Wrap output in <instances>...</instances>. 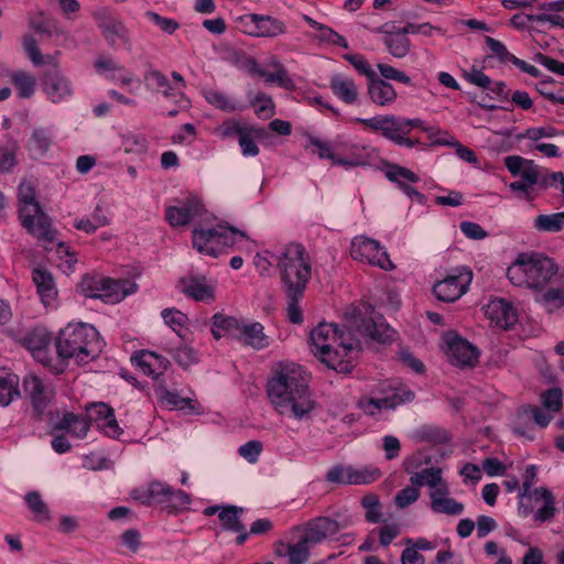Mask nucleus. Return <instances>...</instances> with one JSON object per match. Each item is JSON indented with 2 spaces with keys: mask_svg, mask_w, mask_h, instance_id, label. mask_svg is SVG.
<instances>
[{
  "mask_svg": "<svg viewBox=\"0 0 564 564\" xmlns=\"http://www.w3.org/2000/svg\"><path fill=\"white\" fill-rule=\"evenodd\" d=\"M386 165L387 170L384 172V175L390 182L397 184L399 189H401L412 200H415L420 204L425 203V195L413 188L410 184H416L420 182V176L416 173L397 163L387 162Z\"/></svg>",
  "mask_w": 564,
  "mask_h": 564,
  "instance_id": "obj_13",
  "label": "nucleus"
},
{
  "mask_svg": "<svg viewBox=\"0 0 564 564\" xmlns=\"http://www.w3.org/2000/svg\"><path fill=\"white\" fill-rule=\"evenodd\" d=\"M311 543L304 535L296 543H282L281 546L285 547V554L289 557V564H305L310 557Z\"/></svg>",
  "mask_w": 564,
  "mask_h": 564,
  "instance_id": "obj_38",
  "label": "nucleus"
},
{
  "mask_svg": "<svg viewBox=\"0 0 564 564\" xmlns=\"http://www.w3.org/2000/svg\"><path fill=\"white\" fill-rule=\"evenodd\" d=\"M464 78L482 89H489L490 93L500 100H508L510 90L507 88L505 82H492V79L486 75L481 69L471 67L470 70L464 72Z\"/></svg>",
  "mask_w": 564,
  "mask_h": 564,
  "instance_id": "obj_22",
  "label": "nucleus"
},
{
  "mask_svg": "<svg viewBox=\"0 0 564 564\" xmlns=\"http://www.w3.org/2000/svg\"><path fill=\"white\" fill-rule=\"evenodd\" d=\"M529 289H541L549 283L557 268L553 260L541 254H525Z\"/></svg>",
  "mask_w": 564,
  "mask_h": 564,
  "instance_id": "obj_14",
  "label": "nucleus"
},
{
  "mask_svg": "<svg viewBox=\"0 0 564 564\" xmlns=\"http://www.w3.org/2000/svg\"><path fill=\"white\" fill-rule=\"evenodd\" d=\"M97 24L109 46L115 50L119 46H123L128 51L132 50L130 32L120 19L104 14L98 18Z\"/></svg>",
  "mask_w": 564,
  "mask_h": 564,
  "instance_id": "obj_15",
  "label": "nucleus"
},
{
  "mask_svg": "<svg viewBox=\"0 0 564 564\" xmlns=\"http://www.w3.org/2000/svg\"><path fill=\"white\" fill-rule=\"evenodd\" d=\"M55 349L56 358H61L63 373L72 358L82 365L97 357L100 350L98 332L86 323H69L55 337Z\"/></svg>",
  "mask_w": 564,
  "mask_h": 564,
  "instance_id": "obj_4",
  "label": "nucleus"
},
{
  "mask_svg": "<svg viewBox=\"0 0 564 564\" xmlns=\"http://www.w3.org/2000/svg\"><path fill=\"white\" fill-rule=\"evenodd\" d=\"M182 292L195 301L214 300V290L204 276H188L181 280Z\"/></svg>",
  "mask_w": 564,
  "mask_h": 564,
  "instance_id": "obj_28",
  "label": "nucleus"
},
{
  "mask_svg": "<svg viewBox=\"0 0 564 564\" xmlns=\"http://www.w3.org/2000/svg\"><path fill=\"white\" fill-rule=\"evenodd\" d=\"M471 280L473 272L467 267L456 268L446 278L434 284L433 292L442 302H455L467 292Z\"/></svg>",
  "mask_w": 564,
  "mask_h": 564,
  "instance_id": "obj_12",
  "label": "nucleus"
},
{
  "mask_svg": "<svg viewBox=\"0 0 564 564\" xmlns=\"http://www.w3.org/2000/svg\"><path fill=\"white\" fill-rule=\"evenodd\" d=\"M381 477V471L377 467L366 466L359 469L351 467L348 475V485H367Z\"/></svg>",
  "mask_w": 564,
  "mask_h": 564,
  "instance_id": "obj_42",
  "label": "nucleus"
},
{
  "mask_svg": "<svg viewBox=\"0 0 564 564\" xmlns=\"http://www.w3.org/2000/svg\"><path fill=\"white\" fill-rule=\"evenodd\" d=\"M308 147H314L316 149L314 153H316L321 160L328 159L334 165H337V160L340 159V156L333 152L329 142L310 134L307 137V144L305 148L307 149Z\"/></svg>",
  "mask_w": 564,
  "mask_h": 564,
  "instance_id": "obj_45",
  "label": "nucleus"
},
{
  "mask_svg": "<svg viewBox=\"0 0 564 564\" xmlns=\"http://www.w3.org/2000/svg\"><path fill=\"white\" fill-rule=\"evenodd\" d=\"M237 340L254 350H262L270 346V338L264 333V326L259 322L243 319Z\"/></svg>",
  "mask_w": 564,
  "mask_h": 564,
  "instance_id": "obj_21",
  "label": "nucleus"
},
{
  "mask_svg": "<svg viewBox=\"0 0 564 564\" xmlns=\"http://www.w3.org/2000/svg\"><path fill=\"white\" fill-rule=\"evenodd\" d=\"M144 82L149 89L160 91L161 88L171 89L167 77L158 69H149L144 74Z\"/></svg>",
  "mask_w": 564,
  "mask_h": 564,
  "instance_id": "obj_57",
  "label": "nucleus"
},
{
  "mask_svg": "<svg viewBox=\"0 0 564 564\" xmlns=\"http://www.w3.org/2000/svg\"><path fill=\"white\" fill-rule=\"evenodd\" d=\"M23 389L30 400L33 416L43 421L52 414L56 391L52 383L40 377L28 375L23 378Z\"/></svg>",
  "mask_w": 564,
  "mask_h": 564,
  "instance_id": "obj_7",
  "label": "nucleus"
},
{
  "mask_svg": "<svg viewBox=\"0 0 564 564\" xmlns=\"http://www.w3.org/2000/svg\"><path fill=\"white\" fill-rule=\"evenodd\" d=\"M257 20V37H275L286 32L285 23L271 15L258 14Z\"/></svg>",
  "mask_w": 564,
  "mask_h": 564,
  "instance_id": "obj_36",
  "label": "nucleus"
},
{
  "mask_svg": "<svg viewBox=\"0 0 564 564\" xmlns=\"http://www.w3.org/2000/svg\"><path fill=\"white\" fill-rule=\"evenodd\" d=\"M420 498V489L409 487L401 489L394 497V503L398 508L404 509L414 503Z\"/></svg>",
  "mask_w": 564,
  "mask_h": 564,
  "instance_id": "obj_62",
  "label": "nucleus"
},
{
  "mask_svg": "<svg viewBox=\"0 0 564 564\" xmlns=\"http://www.w3.org/2000/svg\"><path fill=\"white\" fill-rule=\"evenodd\" d=\"M25 229L46 243H53L56 239L57 231L52 227L51 218L44 212Z\"/></svg>",
  "mask_w": 564,
  "mask_h": 564,
  "instance_id": "obj_32",
  "label": "nucleus"
},
{
  "mask_svg": "<svg viewBox=\"0 0 564 564\" xmlns=\"http://www.w3.org/2000/svg\"><path fill=\"white\" fill-rule=\"evenodd\" d=\"M155 391L159 393L162 401L170 405L172 409L188 410V412H194L197 410V402L189 398H183L177 393L170 391L162 384H159L155 388Z\"/></svg>",
  "mask_w": 564,
  "mask_h": 564,
  "instance_id": "obj_35",
  "label": "nucleus"
},
{
  "mask_svg": "<svg viewBox=\"0 0 564 564\" xmlns=\"http://www.w3.org/2000/svg\"><path fill=\"white\" fill-rule=\"evenodd\" d=\"M394 334L382 314L371 304H362L346 310L343 328L333 323H319L311 330L310 339L328 368L349 373L354 357L362 350L361 338L387 344L393 340Z\"/></svg>",
  "mask_w": 564,
  "mask_h": 564,
  "instance_id": "obj_1",
  "label": "nucleus"
},
{
  "mask_svg": "<svg viewBox=\"0 0 564 564\" xmlns=\"http://www.w3.org/2000/svg\"><path fill=\"white\" fill-rule=\"evenodd\" d=\"M356 121L372 129L373 131H380L386 139L392 141L399 147L411 149L420 144L419 139L413 140L406 137V130L403 127V120L401 117L387 115L366 119L357 118Z\"/></svg>",
  "mask_w": 564,
  "mask_h": 564,
  "instance_id": "obj_9",
  "label": "nucleus"
},
{
  "mask_svg": "<svg viewBox=\"0 0 564 564\" xmlns=\"http://www.w3.org/2000/svg\"><path fill=\"white\" fill-rule=\"evenodd\" d=\"M239 235L242 238H247L243 231L235 227H221L207 228V229H195L193 231V246L198 252L217 258L220 249L224 246L234 245L235 240L232 236Z\"/></svg>",
  "mask_w": 564,
  "mask_h": 564,
  "instance_id": "obj_8",
  "label": "nucleus"
},
{
  "mask_svg": "<svg viewBox=\"0 0 564 564\" xmlns=\"http://www.w3.org/2000/svg\"><path fill=\"white\" fill-rule=\"evenodd\" d=\"M254 112L258 117L269 118L274 115V102L272 98L265 94H258L254 99L251 100Z\"/></svg>",
  "mask_w": 564,
  "mask_h": 564,
  "instance_id": "obj_53",
  "label": "nucleus"
},
{
  "mask_svg": "<svg viewBox=\"0 0 564 564\" xmlns=\"http://www.w3.org/2000/svg\"><path fill=\"white\" fill-rule=\"evenodd\" d=\"M275 261L286 300V318L290 323L300 325L303 323L300 302L312 274L310 259L302 245L289 243L275 256Z\"/></svg>",
  "mask_w": 564,
  "mask_h": 564,
  "instance_id": "obj_3",
  "label": "nucleus"
},
{
  "mask_svg": "<svg viewBox=\"0 0 564 564\" xmlns=\"http://www.w3.org/2000/svg\"><path fill=\"white\" fill-rule=\"evenodd\" d=\"M10 80L20 98L28 99L35 93L36 79L23 70L12 72Z\"/></svg>",
  "mask_w": 564,
  "mask_h": 564,
  "instance_id": "obj_33",
  "label": "nucleus"
},
{
  "mask_svg": "<svg viewBox=\"0 0 564 564\" xmlns=\"http://www.w3.org/2000/svg\"><path fill=\"white\" fill-rule=\"evenodd\" d=\"M44 90L53 102H59L73 93L69 80L56 70L45 75Z\"/></svg>",
  "mask_w": 564,
  "mask_h": 564,
  "instance_id": "obj_25",
  "label": "nucleus"
},
{
  "mask_svg": "<svg viewBox=\"0 0 564 564\" xmlns=\"http://www.w3.org/2000/svg\"><path fill=\"white\" fill-rule=\"evenodd\" d=\"M383 43L388 52L397 58H402L406 56L411 47V42L408 39L406 34H399L397 36H386L383 39Z\"/></svg>",
  "mask_w": 564,
  "mask_h": 564,
  "instance_id": "obj_44",
  "label": "nucleus"
},
{
  "mask_svg": "<svg viewBox=\"0 0 564 564\" xmlns=\"http://www.w3.org/2000/svg\"><path fill=\"white\" fill-rule=\"evenodd\" d=\"M340 530L339 523L328 517H317L310 520L306 524L304 536L311 543H319L330 535H335Z\"/></svg>",
  "mask_w": 564,
  "mask_h": 564,
  "instance_id": "obj_23",
  "label": "nucleus"
},
{
  "mask_svg": "<svg viewBox=\"0 0 564 564\" xmlns=\"http://www.w3.org/2000/svg\"><path fill=\"white\" fill-rule=\"evenodd\" d=\"M486 315L497 325L508 329L517 323V311L505 299H492L486 307Z\"/></svg>",
  "mask_w": 564,
  "mask_h": 564,
  "instance_id": "obj_20",
  "label": "nucleus"
},
{
  "mask_svg": "<svg viewBox=\"0 0 564 564\" xmlns=\"http://www.w3.org/2000/svg\"><path fill=\"white\" fill-rule=\"evenodd\" d=\"M122 145L127 153L141 154L148 149V140L143 134L129 132L122 134Z\"/></svg>",
  "mask_w": 564,
  "mask_h": 564,
  "instance_id": "obj_46",
  "label": "nucleus"
},
{
  "mask_svg": "<svg viewBox=\"0 0 564 564\" xmlns=\"http://www.w3.org/2000/svg\"><path fill=\"white\" fill-rule=\"evenodd\" d=\"M79 288L87 297L100 299L107 304H116L133 294L138 285L130 280H113L95 274H85Z\"/></svg>",
  "mask_w": 564,
  "mask_h": 564,
  "instance_id": "obj_5",
  "label": "nucleus"
},
{
  "mask_svg": "<svg viewBox=\"0 0 564 564\" xmlns=\"http://www.w3.org/2000/svg\"><path fill=\"white\" fill-rule=\"evenodd\" d=\"M343 58L348 62L350 65L354 66V68L360 74L365 75L367 78V82L369 79H372L373 76L377 75V73L372 69L371 65L368 63V61L361 54H344Z\"/></svg>",
  "mask_w": 564,
  "mask_h": 564,
  "instance_id": "obj_50",
  "label": "nucleus"
},
{
  "mask_svg": "<svg viewBox=\"0 0 564 564\" xmlns=\"http://www.w3.org/2000/svg\"><path fill=\"white\" fill-rule=\"evenodd\" d=\"M377 68L380 72V77L384 80H395L404 85H412V79L404 72L394 68L391 65L379 63Z\"/></svg>",
  "mask_w": 564,
  "mask_h": 564,
  "instance_id": "obj_55",
  "label": "nucleus"
},
{
  "mask_svg": "<svg viewBox=\"0 0 564 564\" xmlns=\"http://www.w3.org/2000/svg\"><path fill=\"white\" fill-rule=\"evenodd\" d=\"M519 417L530 416L540 427H546L553 415L536 405H524L518 410Z\"/></svg>",
  "mask_w": 564,
  "mask_h": 564,
  "instance_id": "obj_48",
  "label": "nucleus"
},
{
  "mask_svg": "<svg viewBox=\"0 0 564 564\" xmlns=\"http://www.w3.org/2000/svg\"><path fill=\"white\" fill-rule=\"evenodd\" d=\"M431 510L434 513H442L447 516H460L464 510V503L455 500L452 497L446 499H434L430 502Z\"/></svg>",
  "mask_w": 564,
  "mask_h": 564,
  "instance_id": "obj_43",
  "label": "nucleus"
},
{
  "mask_svg": "<svg viewBox=\"0 0 564 564\" xmlns=\"http://www.w3.org/2000/svg\"><path fill=\"white\" fill-rule=\"evenodd\" d=\"M243 513V508L227 505L223 506L221 510L218 513V519L221 524V529L228 532L241 531L243 522L241 520V516Z\"/></svg>",
  "mask_w": 564,
  "mask_h": 564,
  "instance_id": "obj_31",
  "label": "nucleus"
},
{
  "mask_svg": "<svg viewBox=\"0 0 564 564\" xmlns=\"http://www.w3.org/2000/svg\"><path fill=\"white\" fill-rule=\"evenodd\" d=\"M543 406L550 412H557L562 408L563 393L560 388H551L541 394Z\"/></svg>",
  "mask_w": 564,
  "mask_h": 564,
  "instance_id": "obj_54",
  "label": "nucleus"
},
{
  "mask_svg": "<svg viewBox=\"0 0 564 564\" xmlns=\"http://www.w3.org/2000/svg\"><path fill=\"white\" fill-rule=\"evenodd\" d=\"M131 362L144 375L154 378L153 362H155V352L150 350H140L131 356Z\"/></svg>",
  "mask_w": 564,
  "mask_h": 564,
  "instance_id": "obj_47",
  "label": "nucleus"
},
{
  "mask_svg": "<svg viewBox=\"0 0 564 564\" xmlns=\"http://www.w3.org/2000/svg\"><path fill=\"white\" fill-rule=\"evenodd\" d=\"M19 376L6 371L2 368V406H8L15 400L21 398Z\"/></svg>",
  "mask_w": 564,
  "mask_h": 564,
  "instance_id": "obj_37",
  "label": "nucleus"
},
{
  "mask_svg": "<svg viewBox=\"0 0 564 564\" xmlns=\"http://www.w3.org/2000/svg\"><path fill=\"white\" fill-rule=\"evenodd\" d=\"M28 509L33 513L34 520L45 523L51 520L50 508L36 490L30 491L24 497Z\"/></svg>",
  "mask_w": 564,
  "mask_h": 564,
  "instance_id": "obj_34",
  "label": "nucleus"
},
{
  "mask_svg": "<svg viewBox=\"0 0 564 564\" xmlns=\"http://www.w3.org/2000/svg\"><path fill=\"white\" fill-rule=\"evenodd\" d=\"M329 88L338 99L347 105H352L358 100L359 88L352 78L336 74L329 79Z\"/></svg>",
  "mask_w": 564,
  "mask_h": 564,
  "instance_id": "obj_26",
  "label": "nucleus"
},
{
  "mask_svg": "<svg viewBox=\"0 0 564 564\" xmlns=\"http://www.w3.org/2000/svg\"><path fill=\"white\" fill-rule=\"evenodd\" d=\"M73 424L79 425V434H87L89 430L88 422L80 415L67 412L63 417L54 425L53 430L57 431H69Z\"/></svg>",
  "mask_w": 564,
  "mask_h": 564,
  "instance_id": "obj_49",
  "label": "nucleus"
},
{
  "mask_svg": "<svg viewBox=\"0 0 564 564\" xmlns=\"http://www.w3.org/2000/svg\"><path fill=\"white\" fill-rule=\"evenodd\" d=\"M174 360L182 367H188L197 361L196 354L187 345H181L172 351Z\"/></svg>",
  "mask_w": 564,
  "mask_h": 564,
  "instance_id": "obj_64",
  "label": "nucleus"
},
{
  "mask_svg": "<svg viewBox=\"0 0 564 564\" xmlns=\"http://www.w3.org/2000/svg\"><path fill=\"white\" fill-rule=\"evenodd\" d=\"M267 393L280 415L308 420L317 408L301 366L281 365L268 380Z\"/></svg>",
  "mask_w": 564,
  "mask_h": 564,
  "instance_id": "obj_2",
  "label": "nucleus"
},
{
  "mask_svg": "<svg viewBox=\"0 0 564 564\" xmlns=\"http://www.w3.org/2000/svg\"><path fill=\"white\" fill-rule=\"evenodd\" d=\"M539 302L544 305H552L553 308L564 306V288H551L541 294Z\"/></svg>",
  "mask_w": 564,
  "mask_h": 564,
  "instance_id": "obj_63",
  "label": "nucleus"
},
{
  "mask_svg": "<svg viewBox=\"0 0 564 564\" xmlns=\"http://www.w3.org/2000/svg\"><path fill=\"white\" fill-rule=\"evenodd\" d=\"M348 151L349 154L347 156H340V159L337 160V165L345 167L368 166L371 165L378 156L375 148L357 143L350 144Z\"/></svg>",
  "mask_w": 564,
  "mask_h": 564,
  "instance_id": "obj_24",
  "label": "nucleus"
},
{
  "mask_svg": "<svg viewBox=\"0 0 564 564\" xmlns=\"http://www.w3.org/2000/svg\"><path fill=\"white\" fill-rule=\"evenodd\" d=\"M204 96L209 105L225 112L243 111L248 108L247 104L235 100L228 95L216 89L205 91Z\"/></svg>",
  "mask_w": 564,
  "mask_h": 564,
  "instance_id": "obj_30",
  "label": "nucleus"
},
{
  "mask_svg": "<svg viewBox=\"0 0 564 564\" xmlns=\"http://www.w3.org/2000/svg\"><path fill=\"white\" fill-rule=\"evenodd\" d=\"M367 95L371 102L380 107L391 106L398 97L394 87L378 74L367 82Z\"/></svg>",
  "mask_w": 564,
  "mask_h": 564,
  "instance_id": "obj_19",
  "label": "nucleus"
},
{
  "mask_svg": "<svg viewBox=\"0 0 564 564\" xmlns=\"http://www.w3.org/2000/svg\"><path fill=\"white\" fill-rule=\"evenodd\" d=\"M52 336L44 327H35L26 333L23 347L32 354L33 358L47 368L52 373L61 375V358L50 354Z\"/></svg>",
  "mask_w": 564,
  "mask_h": 564,
  "instance_id": "obj_10",
  "label": "nucleus"
},
{
  "mask_svg": "<svg viewBox=\"0 0 564 564\" xmlns=\"http://www.w3.org/2000/svg\"><path fill=\"white\" fill-rule=\"evenodd\" d=\"M564 227V212L549 215H538L534 219V228L540 232H558Z\"/></svg>",
  "mask_w": 564,
  "mask_h": 564,
  "instance_id": "obj_39",
  "label": "nucleus"
},
{
  "mask_svg": "<svg viewBox=\"0 0 564 564\" xmlns=\"http://www.w3.org/2000/svg\"><path fill=\"white\" fill-rule=\"evenodd\" d=\"M43 213V209L39 203L21 204L19 208V217L22 226L28 228L32 223Z\"/></svg>",
  "mask_w": 564,
  "mask_h": 564,
  "instance_id": "obj_58",
  "label": "nucleus"
},
{
  "mask_svg": "<svg viewBox=\"0 0 564 564\" xmlns=\"http://www.w3.org/2000/svg\"><path fill=\"white\" fill-rule=\"evenodd\" d=\"M540 491L545 496V501H543L544 505L535 511L534 520L545 522L555 516V499L549 489H542Z\"/></svg>",
  "mask_w": 564,
  "mask_h": 564,
  "instance_id": "obj_51",
  "label": "nucleus"
},
{
  "mask_svg": "<svg viewBox=\"0 0 564 564\" xmlns=\"http://www.w3.org/2000/svg\"><path fill=\"white\" fill-rule=\"evenodd\" d=\"M132 496L142 505L166 503L169 513H178L192 502L191 496L184 490H174L160 481H152L147 488L133 490Z\"/></svg>",
  "mask_w": 564,
  "mask_h": 564,
  "instance_id": "obj_6",
  "label": "nucleus"
},
{
  "mask_svg": "<svg viewBox=\"0 0 564 564\" xmlns=\"http://www.w3.org/2000/svg\"><path fill=\"white\" fill-rule=\"evenodd\" d=\"M268 135L269 132L264 128L246 126V131L241 133L240 138L238 139L242 155L257 156L260 151L256 140H262Z\"/></svg>",
  "mask_w": 564,
  "mask_h": 564,
  "instance_id": "obj_29",
  "label": "nucleus"
},
{
  "mask_svg": "<svg viewBox=\"0 0 564 564\" xmlns=\"http://www.w3.org/2000/svg\"><path fill=\"white\" fill-rule=\"evenodd\" d=\"M144 15L167 34H173L180 28V23L176 20L161 17L154 11H147Z\"/></svg>",
  "mask_w": 564,
  "mask_h": 564,
  "instance_id": "obj_61",
  "label": "nucleus"
},
{
  "mask_svg": "<svg viewBox=\"0 0 564 564\" xmlns=\"http://www.w3.org/2000/svg\"><path fill=\"white\" fill-rule=\"evenodd\" d=\"M350 256L354 260L367 262L386 271L395 268L380 242L366 236H358L351 240Z\"/></svg>",
  "mask_w": 564,
  "mask_h": 564,
  "instance_id": "obj_11",
  "label": "nucleus"
},
{
  "mask_svg": "<svg viewBox=\"0 0 564 564\" xmlns=\"http://www.w3.org/2000/svg\"><path fill=\"white\" fill-rule=\"evenodd\" d=\"M203 210L202 202L196 197H188L180 206H170L165 210V219L173 227L185 226Z\"/></svg>",
  "mask_w": 564,
  "mask_h": 564,
  "instance_id": "obj_17",
  "label": "nucleus"
},
{
  "mask_svg": "<svg viewBox=\"0 0 564 564\" xmlns=\"http://www.w3.org/2000/svg\"><path fill=\"white\" fill-rule=\"evenodd\" d=\"M505 166L513 176H520L531 187L539 183L540 166L532 160L524 159L520 155L506 156Z\"/></svg>",
  "mask_w": 564,
  "mask_h": 564,
  "instance_id": "obj_18",
  "label": "nucleus"
},
{
  "mask_svg": "<svg viewBox=\"0 0 564 564\" xmlns=\"http://www.w3.org/2000/svg\"><path fill=\"white\" fill-rule=\"evenodd\" d=\"M262 451L263 445L257 440L248 441L238 448L239 455L250 464H254L258 460Z\"/></svg>",
  "mask_w": 564,
  "mask_h": 564,
  "instance_id": "obj_59",
  "label": "nucleus"
},
{
  "mask_svg": "<svg viewBox=\"0 0 564 564\" xmlns=\"http://www.w3.org/2000/svg\"><path fill=\"white\" fill-rule=\"evenodd\" d=\"M212 321L214 326L221 328L223 333L234 339H238L243 319H238L234 316H227L220 313L213 315Z\"/></svg>",
  "mask_w": 564,
  "mask_h": 564,
  "instance_id": "obj_40",
  "label": "nucleus"
},
{
  "mask_svg": "<svg viewBox=\"0 0 564 564\" xmlns=\"http://www.w3.org/2000/svg\"><path fill=\"white\" fill-rule=\"evenodd\" d=\"M507 276L513 285L529 288V274L527 273L525 253H521L514 263L508 268Z\"/></svg>",
  "mask_w": 564,
  "mask_h": 564,
  "instance_id": "obj_41",
  "label": "nucleus"
},
{
  "mask_svg": "<svg viewBox=\"0 0 564 564\" xmlns=\"http://www.w3.org/2000/svg\"><path fill=\"white\" fill-rule=\"evenodd\" d=\"M32 280L36 286L42 302L45 305L50 304L57 295V290L52 273L47 269L39 267L33 269Z\"/></svg>",
  "mask_w": 564,
  "mask_h": 564,
  "instance_id": "obj_27",
  "label": "nucleus"
},
{
  "mask_svg": "<svg viewBox=\"0 0 564 564\" xmlns=\"http://www.w3.org/2000/svg\"><path fill=\"white\" fill-rule=\"evenodd\" d=\"M564 135V130H558L552 126L529 128L521 134V138H527L533 141H538L542 138H555Z\"/></svg>",
  "mask_w": 564,
  "mask_h": 564,
  "instance_id": "obj_56",
  "label": "nucleus"
},
{
  "mask_svg": "<svg viewBox=\"0 0 564 564\" xmlns=\"http://www.w3.org/2000/svg\"><path fill=\"white\" fill-rule=\"evenodd\" d=\"M485 42L488 48L499 59L500 63L506 64L511 63V61H513L512 58L514 55L507 50L506 45L502 42L491 36H486Z\"/></svg>",
  "mask_w": 564,
  "mask_h": 564,
  "instance_id": "obj_60",
  "label": "nucleus"
},
{
  "mask_svg": "<svg viewBox=\"0 0 564 564\" xmlns=\"http://www.w3.org/2000/svg\"><path fill=\"white\" fill-rule=\"evenodd\" d=\"M448 359L452 365L460 368L474 367L479 357V350L466 339L455 336L448 341Z\"/></svg>",
  "mask_w": 564,
  "mask_h": 564,
  "instance_id": "obj_16",
  "label": "nucleus"
},
{
  "mask_svg": "<svg viewBox=\"0 0 564 564\" xmlns=\"http://www.w3.org/2000/svg\"><path fill=\"white\" fill-rule=\"evenodd\" d=\"M362 507L366 509V520L370 523H379L382 520L380 501L376 495H367L361 500Z\"/></svg>",
  "mask_w": 564,
  "mask_h": 564,
  "instance_id": "obj_52",
  "label": "nucleus"
}]
</instances>
